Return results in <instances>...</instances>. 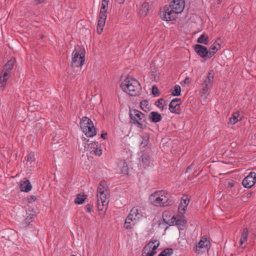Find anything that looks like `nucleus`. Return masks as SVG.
<instances>
[{
    "label": "nucleus",
    "mask_w": 256,
    "mask_h": 256,
    "mask_svg": "<svg viewBox=\"0 0 256 256\" xmlns=\"http://www.w3.org/2000/svg\"><path fill=\"white\" fill-rule=\"evenodd\" d=\"M197 42L200 44H207L209 42V38L208 36L202 34L198 38Z\"/></svg>",
    "instance_id": "obj_29"
},
{
    "label": "nucleus",
    "mask_w": 256,
    "mask_h": 256,
    "mask_svg": "<svg viewBox=\"0 0 256 256\" xmlns=\"http://www.w3.org/2000/svg\"><path fill=\"white\" fill-rule=\"evenodd\" d=\"M154 242H150L148 244H146L142 250V256H148L152 255V256H154L156 254V251H153V250H152L151 248L152 246V245L154 244Z\"/></svg>",
    "instance_id": "obj_19"
},
{
    "label": "nucleus",
    "mask_w": 256,
    "mask_h": 256,
    "mask_svg": "<svg viewBox=\"0 0 256 256\" xmlns=\"http://www.w3.org/2000/svg\"><path fill=\"white\" fill-rule=\"evenodd\" d=\"M185 6V0H172L168 6H165L162 15L163 20L172 21L174 20L176 14L182 12Z\"/></svg>",
    "instance_id": "obj_2"
},
{
    "label": "nucleus",
    "mask_w": 256,
    "mask_h": 256,
    "mask_svg": "<svg viewBox=\"0 0 256 256\" xmlns=\"http://www.w3.org/2000/svg\"><path fill=\"white\" fill-rule=\"evenodd\" d=\"M86 199V196L82 194H78L74 200L76 204H80L84 202Z\"/></svg>",
    "instance_id": "obj_28"
},
{
    "label": "nucleus",
    "mask_w": 256,
    "mask_h": 256,
    "mask_svg": "<svg viewBox=\"0 0 256 256\" xmlns=\"http://www.w3.org/2000/svg\"><path fill=\"white\" fill-rule=\"evenodd\" d=\"M172 100H174V103L180 104V99L179 98H175L173 99Z\"/></svg>",
    "instance_id": "obj_45"
},
{
    "label": "nucleus",
    "mask_w": 256,
    "mask_h": 256,
    "mask_svg": "<svg viewBox=\"0 0 256 256\" xmlns=\"http://www.w3.org/2000/svg\"><path fill=\"white\" fill-rule=\"evenodd\" d=\"M130 122L136 126L141 129L146 127V117L141 112L136 110H130Z\"/></svg>",
    "instance_id": "obj_8"
},
{
    "label": "nucleus",
    "mask_w": 256,
    "mask_h": 256,
    "mask_svg": "<svg viewBox=\"0 0 256 256\" xmlns=\"http://www.w3.org/2000/svg\"><path fill=\"white\" fill-rule=\"evenodd\" d=\"M109 0H102L100 12L107 14V9Z\"/></svg>",
    "instance_id": "obj_30"
},
{
    "label": "nucleus",
    "mask_w": 256,
    "mask_h": 256,
    "mask_svg": "<svg viewBox=\"0 0 256 256\" xmlns=\"http://www.w3.org/2000/svg\"><path fill=\"white\" fill-rule=\"evenodd\" d=\"M222 1H223V0H217L218 4H220Z\"/></svg>",
    "instance_id": "obj_49"
},
{
    "label": "nucleus",
    "mask_w": 256,
    "mask_h": 256,
    "mask_svg": "<svg viewBox=\"0 0 256 256\" xmlns=\"http://www.w3.org/2000/svg\"><path fill=\"white\" fill-rule=\"evenodd\" d=\"M169 110L171 112L180 114L181 110L180 104L174 103V100H172L169 104Z\"/></svg>",
    "instance_id": "obj_21"
},
{
    "label": "nucleus",
    "mask_w": 256,
    "mask_h": 256,
    "mask_svg": "<svg viewBox=\"0 0 256 256\" xmlns=\"http://www.w3.org/2000/svg\"><path fill=\"white\" fill-rule=\"evenodd\" d=\"M149 119L150 120V122L156 123L161 121L162 116L158 112H152L150 113Z\"/></svg>",
    "instance_id": "obj_22"
},
{
    "label": "nucleus",
    "mask_w": 256,
    "mask_h": 256,
    "mask_svg": "<svg viewBox=\"0 0 256 256\" xmlns=\"http://www.w3.org/2000/svg\"><path fill=\"white\" fill-rule=\"evenodd\" d=\"M149 200L150 204L156 206L166 207L172 203L168 193L164 190H158L152 193L149 197Z\"/></svg>",
    "instance_id": "obj_4"
},
{
    "label": "nucleus",
    "mask_w": 256,
    "mask_h": 256,
    "mask_svg": "<svg viewBox=\"0 0 256 256\" xmlns=\"http://www.w3.org/2000/svg\"><path fill=\"white\" fill-rule=\"evenodd\" d=\"M220 45L216 42H214L210 47V51H208V58H210L212 57L216 52L220 49Z\"/></svg>",
    "instance_id": "obj_24"
},
{
    "label": "nucleus",
    "mask_w": 256,
    "mask_h": 256,
    "mask_svg": "<svg viewBox=\"0 0 256 256\" xmlns=\"http://www.w3.org/2000/svg\"><path fill=\"white\" fill-rule=\"evenodd\" d=\"M181 88L180 86L176 85L174 86V90L172 92V94L174 96H179L180 95Z\"/></svg>",
    "instance_id": "obj_36"
},
{
    "label": "nucleus",
    "mask_w": 256,
    "mask_h": 256,
    "mask_svg": "<svg viewBox=\"0 0 256 256\" xmlns=\"http://www.w3.org/2000/svg\"><path fill=\"white\" fill-rule=\"evenodd\" d=\"M173 254V250L171 248L164 250L159 254L160 256H170Z\"/></svg>",
    "instance_id": "obj_31"
},
{
    "label": "nucleus",
    "mask_w": 256,
    "mask_h": 256,
    "mask_svg": "<svg viewBox=\"0 0 256 256\" xmlns=\"http://www.w3.org/2000/svg\"><path fill=\"white\" fill-rule=\"evenodd\" d=\"M152 94L155 96H158V90L156 86H152Z\"/></svg>",
    "instance_id": "obj_39"
},
{
    "label": "nucleus",
    "mask_w": 256,
    "mask_h": 256,
    "mask_svg": "<svg viewBox=\"0 0 256 256\" xmlns=\"http://www.w3.org/2000/svg\"><path fill=\"white\" fill-rule=\"evenodd\" d=\"M194 50L201 58H204L206 56L208 58V51L206 47L200 44H196Z\"/></svg>",
    "instance_id": "obj_18"
},
{
    "label": "nucleus",
    "mask_w": 256,
    "mask_h": 256,
    "mask_svg": "<svg viewBox=\"0 0 256 256\" xmlns=\"http://www.w3.org/2000/svg\"><path fill=\"white\" fill-rule=\"evenodd\" d=\"M143 216L142 209L140 206H134L126 219L124 228L127 230L132 229L136 222Z\"/></svg>",
    "instance_id": "obj_5"
},
{
    "label": "nucleus",
    "mask_w": 256,
    "mask_h": 256,
    "mask_svg": "<svg viewBox=\"0 0 256 256\" xmlns=\"http://www.w3.org/2000/svg\"><path fill=\"white\" fill-rule=\"evenodd\" d=\"M30 212L28 211V212H26V218L25 219V222L26 223H30L33 221L34 218L35 214L29 213Z\"/></svg>",
    "instance_id": "obj_33"
},
{
    "label": "nucleus",
    "mask_w": 256,
    "mask_h": 256,
    "mask_svg": "<svg viewBox=\"0 0 256 256\" xmlns=\"http://www.w3.org/2000/svg\"><path fill=\"white\" fill-rule=\"evenodd\" d=\"M106 17L107 14L100 12L97 26V32L98 34H100L102 32L104 27L105 25Z\"/></svg>",
    "instance_id": "obj_15"
},
{
    "label": "nucleus",
    "mask_w": 256,
    "mask_h": 256,
    "mask_svg": "<svg viewBox=\"0 0 256 256\" xmlns=\"http://www.w3.org/2000/svg\"><path fill=\"white\" fill-rule=\"evenodd\" d=\"M120 86L122 90L131 96H138L141 90L139 82L131 77H127L122 82Z\"/></svg>",
    "instance_id": "obj_3"
},
{
    "label": "nucleus",
    "mask_w": 256,
    "mask_h": 256,
    "mask_svg": "<svg viewBox=\"0 0 256 256\" xmlns=\"http://www.w3.org/2000/svg\"><path fill=\"white\" fill-rule=\"evenodd\" d=\"M15 60L12 58L4 66L0 74V89L3 90L6 85L7 80L11 76L14 68Z\"/></svg>",
    "instance_id": "obj_7"
},
{
    "label": "nucleus",
    "mask_w": 256,
    "mask_h": 256,
    "mask_svg": "<svg viewBox=\"0 0 256 256\" xmlns=\"http://www.w3.org/2000/svg\"><path fill=\"white\" fill-rule=\"evenodd\" d=\"M148 155L144 154L142 156V160L144 163L147 164L148 162Z\"/></svg>",
    "instance_id": "obj_41"
},
{
    "label": "nucleus",
    "mask_w": 256,
    "mask_h": 256,
    "mask_svg": "<svg viewBox=\"0 0 256 256\" xmlns=\"http://www.w3.org/2000/svg\"><path fill=\"white\" fill-rule=\"evenodd\" d=\"M97 207L98 211L105 212L107 210L109 202L108 198L97 196Z\"/></svg>",
    "instance_id": "obj_14"
},
{
    "label": "nucleus",
    "mask_w": 256,
    "mask_h": 256,
    "mask_svg": "<svg viewBox=\"0 0 256 256\" xmlns=\"http://www.w3.org/2000/svg\"><path fill=\"white\" fill-rule=\"evenodd\" d=\"M148 6L149 4L148 2H144L143 3L140 10V14L141 16H147L148 10Z\"/></svg>",
    "instance_id": "obj_27"
},
{
    "label": "nucleus",
    "mask_w": 256,
    "mask_h": 256,
    "mask_svg": "<svg viewBox=\"0 0 256 256\" xmlns=\"http://www.w3.org/2000/svg\"><path fill=\"white\" fill-rule=\"evenodd\" d=\"M86 211L88 212H91L93 210V206L90 204H88L86 206Z\"/></svg>",
    "instance_id": "obj_40"
},
{
    "label": "nucleus",
    "mask_w": 256,
    "mask_h": 256,
    "mask_svg": "<svg viewBox=\"0 0 256 256\" xmlns=\"http://www.w3.org/2000/svg\"><path fill=\"white\" fill-rule=\"evenodd\" d=\"M228 185H229V186H230V187H232V186H233V184H232V183H229V184H228Z\"/></svg>",
    "instance_id": "obj_50"
},
{
    "label": "nucleus",
    "mask_w": 256,
    "mask_h": 256,
    "mask_svg": "<svg viewBox=\"0 0 256 256\" xmlns=\"http://www.w3.org/2000/svg\"><path fill=\"white\" fill-rule=\"evenodd\" d=\"M210 246V241L206 236H203L198 244H196L194 250L196 253L200 254L208 250Z\"/></svg>",
    "instance_id": "obj_10"
},
{
    "label": "nucleus",
    "mask_w": 256,
    "mask_h": 256,
    "mask_svg": "<svg viewBox=\"0 0 256 256\" xmlns=\"http://www.w3.org/2000/svg\"><path fill=\"white\" fill-rule=\"evenodd\" d=\"M186 206H184L180 202L178 207V212L182 214L186 210Z\"/></svg>",
    "instance_id": "obj_38"
},
{
    "label": "nucleus",
    "mask_w": 256,
    "mask_h": 256,
    "mask_svg": "<svg viewBox=\"0 0 256 256\" xmlns=\"http://www.w3.org/2000/svg\"><path fill=\"white\" fill-rule=\"evenodd\" d=\"M82 132L88 137H92L96 134V130L92 121L87 117H83L80 123Z\"/></svg>",
    "instance_id": "obj_9"
},
{
    "label": "nucleus",
    "mask_w": 256,
    "mask_h": 256,
    "mask_svg": "<svg viewBox=\"0 0 256 256\" xmlns=\"http://www.w3.org/2000/svg\"><path fill=\"white\" fill-rule=\"evenodd\" d=\"M214 80V74L212 71L210 72L204 83L202 84V91L204 94H206L212 86Z\"/></svg>",
    "instance_id": "obj_11"
},
{
    "label": "nucleus",
    "mask_w": 256,
    "mask_h": 256,
    "mask_svg": "<svg viewBox=\"0 0 256 256\" xmlns=\"http://www.w3.org/2000/svg\"><path fill=\"white\" fill-rule=\"evenodd\" d=\"M180 202L187 207L190 202V199L187 196H184L182 198Z\"/></svg>",
    "instance_id": "obj_37"
},
{
    "label": "nucleus",
    "mask_w": 256,
    "mask_h": 256,
    "mask_svg": "<svg viewBox=\"0 0 256 256\" xmlns=\"http://www.w3.org/2000/svg\"><path fill=\"white\" fill-rule=\"evenodd\" d=\"M172 222L174 225H176L179 230H183L187 222L184 218L173 216Z\"/></svg>",
    "instance_id": "obj_17"
},
{
    "label": "nucleus",
    "mask_w": 256,
    "mask_h": 256,
    "mask_svg": "<svg viewBox=\"0 0 256 256\" xmlns=\"http://www.w3.org/2000/svg\"><path fill=\"white\" fill-rule=\"evenodd\" d=\"M164 103H165L164 100L162 98H160L156 102L155 104L159 108L163 110L164 109Z\"/></svg>",
    "instance_id": "obj_34"
},
{
    "label": "nucleus",
    "mask_w": 256,
    "mask_h": 256,
    "mask_svg": "<svg viewBox=\"0 0 256 256\" xmlns=\"http://www.w3.org/2000/svg\"><path fill=\"white\" fill-rule=\"evenodd\" d=\"M141 138L142 140L140 142V146L141 148H144L148 144L149 141V138L148 136H142Z\"/></svg>",
    "instance_id": "obj_32"
},
{
    "label": "nucleus",
    "mask_w": 256,
    "mask_h": 256,
    "mask_svg": "<svg viewBox=\"0 0 256 256\" xmlns=\"http://www.w3.org/2000/svg\"><path fill=\"white\" fill-rule=\"evenodd\" d=\"M154 242V243L156 242V245L153 244L151 249L153 250V251H156V248L158 247V246L160 245V242L157 240H155Z\"/></svg>",
    "instance_id": "obj_43"
},
{
    "label": "nucleus",
    "mask_w": 256,
    "mask_h": 256,
    "mask_svg": "<svg viewBox=\"0 0 256 256\" xmlns=\"http://www.w3.org/2000/svg\"><path fill=\"white\" fill-rule=\"evenodd\" d=\"M248 230L247 228H244L242 232L240 240V245L242 246L244 243L248 240Z\"/></svg>",
    "instance_id": "obj_25"
},
{
    "label": "nucleus",
    "mask_w": 256,
    "mask_h": 256,
    "mask_svg": "<svg viewBox=\"0 0 256 256\" xmlns=\"http://www.w3.org/2000/svg\"><path fill=\"white\" fill-rule=\"evenodd\" d=\"M118 166L121 173L123 174H127L128 173V167L125 160L121 161L119 163Z\"/></svg>",
    "instance_id": "obj_26"
},
{
    "label": "nucleus",
    "mask_w": 256,
    "mask_h": 256,
    "mask_svg": "<svg viewBox=\"0 0 256 256\" xmlns=\"http://www.w3.org/2000/svg\"><path fill=\"white\" fill-rule=\"evenodd\" d=\"M158 256H160V254H158Z\"/></svg>",
    "instance_id": "obj_52"
},
{
    "label": "nucleus",
    "mask_w": 256,
    "mask_h": 256,
    "mask_svg": "<svg viewBox=\"0 0 256 256\" xmlns=\"http://www.w3.org/2000/svg\"><path fill=\"white\" fill-rule=\"evenodd\" d=\"M106 134H101V137L103 138L104 139L106 138Z\"/></svg>",
    "instance_id": "obj_48"
},
{
    "label": "nucleus",
    "mask_w": 256,
    "mask_h": 256,
    "mask_svg": "<svg viewBox=\"0 0 256 256\" xmlns=\"http://www.w3.org/2000/svg\"><path fill=\"white\" fill-rule=\"evenodd\" d=\"M256 174L251 172L242 180V184L246 188H250L256 183Z\"/></svg>",
    "instance_id": "obj_12"
},
{
    "label": "nucleus",
    "mask_w": 256,
    "mask_h": 256,
    "mask_svg": "<svg viewBox=\"0 0 256 256\" xmlns=\"http://www.w3.org/2000/svg\"><path fill=\"white\" fill-rule=\"evenodd\" d=\"M118 4H123L125 0H116Z\"/></svg>",
    "instance_id": "obj_47"
},
{
    "label": "nucleus",
    "mask_w": 256,
    "mask_h": 256,
    "mask_svg": "<svg viewBox=\"0 0 256 256\" xmlns=\"http://www.w3.org/2000/svg\"><path fill=\"white\" fill-rule=\"evenodd\" d=\"M32 186L30 182L28 180H24L20 182V189L22 192H28L32 190Z\"/></svg>",
    "instance_id": "obj_20"
},
{
    "label": "nucleus",
    "mask_w": 256,
    "mask_h": 256,
    "mask_svg": "<svg viewBox=\"0 0 256 256\" xmlns=\"http://www.w3.org/2000/svg\"><path fill=\"white\" fill-rule=\"evenodd\" d=\"M108 186L105 181L100 182L97 190V196L108 198Z\"/></svg>",
    "instance_id": "obj_16"
},
{
    "label": "nucleus",
    "mask_w": 256,
    "mask_h": 256,
    "mask_svg": "<svg viewBox=\"0 0 256 256\" xmlns=\"http://www.w3.org/2000/svg\"><path fill=\"white\" fill-rule=\"evenodd\" d=\"M82 146L79 147L81 150L84 152H89L90 154H93L96 156H100L102 154V150L100 148V144L97 142L90 141L86 138L82 137Z\"/></svg>",
    "instance_id": "obj_6"
},
{
    "label": "nucleus",
    "mask_w": 256,
    "mask_h": 256,
    "mask_svg": "<svg viewBox=\"0 0 256 256\" xmlns=\"http://www.w3.org/2000/svg\"><path fill=\"white\" fill-rule=\"evenodd\" d=\"M190 80L188 77L186 78L184 80V84H188L190 83Z\"/></svg>",
    "instance_id": "obj_44"
},
{
    "label": "nucleus",
    "mask_w": 256,
    "mask_h": 256,
    "mask_svg": "<svg viewBox=\"0 0 256 256\" xmlns=\"http://www.w3.org/2000/svg\"><path fill=\"white\" fill-rule=\"evenodd\" d=\"M242 120V118L240 116V112L236 111L232 114L231 117L230 118L228 123L231 124H234Z\"/></svg>",
    "instance_id": "obj_23"
},
{
    "label": "nucleus",
    "mask_w": 256,
    "mask_h": 256,
    "mask_svg": "<svg viewBox=\"0 0 256 256\" xmlns=\"http://www.w3.org/2000/svg\"><path fill=\"white\" fill-rule=\"evenodd\" d=\"M24 162L26 168L30 170H32V168H34L36 166V164L34 154L33 152L29 154L25 158V160H24Z\"/></svg>",
    "instance_id": "obj_13"
},
{
    "label": "nucleus",
    "mask_w": 256,
    "mask_h": 256,
    "mask_svg": "<svg viewBox=\"0 0 256 256\" xmlns=\"http://www.w3.org/2000/svg\"><path fill=\"white\" fill-rule=\"evenodd\" d=\"M36 198L34 196H32L28 198V202L31 203L36 201Z\"/></svg>",
    "instance_id": "obj_42"
},
{
    "label": "nucleus",
    "mask_w": 256,
    "mask_h": 256,
    "mask_svg": "<svg viewBox=\"0 0 256 256\" xmlns=\"http://www.w3.org/2000/svg\"><path fill=\"white\" fill-rule=\"evenodd\" d=\"M148 102L146 100H144L140 103L141 108L144 112H147L148 110Z\"/></svg>",
    "instance_id": "obj_35"
},
{
    "label": "nucleus",
    "mask_w": 256,
    "mask_h": 256,
    "mask_svg": "<svg viewBox=\"0 0 256 256\" xmlns=\"http://www.w3.org/2000/svg\"><path fill=\"white\" fill-rule=\"evenodd\" d=\"M86 51L84 46L77 45L72 53V70L69 68L68 74L76 76L80 75L82 71V66L85 62Z\"/></svg>",
    "instance_id": "obj_1"
},
{
    "label": "nucleus",
    "mask_w": 256,
    "mask_h": 256,
    "mask_svg": "<svg viewBox=\"0 0 256 256\" xmlns=\"http://www.w3.org/2000/svg\"><path fill=\"white\" fill-rule=\"evenodd\" d=\"M43 2V0H35L34 3L36 4H40Z\"/></svg>",
    "instance_id": "obj_46"
},
{
    "label": "nucleus",
    "mask_w": 256,
    "mask_h": 256,
    "mask_svg": "<svg viewBox=\"0 0 256 256\" xmlns=\"http://www.w3.org/2000/svg\"><path fill=\"white\" fill-rule=\"evenodd\" d=\"M71 256H75V255H74V254H72V255Z\"/></svg>",
    "instance_id": "obj_51"
}]
</instances>
